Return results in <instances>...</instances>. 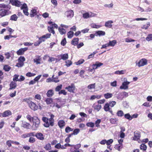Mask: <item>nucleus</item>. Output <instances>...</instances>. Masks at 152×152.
Listing matches in <instances>:
<instances>
[{"label": "nucleus", "mask_w": 152, "mask_h": 152, "mask_svg": "<svg viewBox=\"0 0 152 152\" xmlns=\"http://www.w3.org/2000/svg\"><path fill=\"white\" fill-rule=\"evenodd\" d=\"M84 61V60L83 59H81L77 62H75V64L76 65H80L83 64Z\"/></svg>", "instance_id": "de8ad7c7"}, {"label": "nucleus", "mask_w": 152, "mask_h": 152, "mask_svg": "<svg viewBox=\"0 0 152 152\" xmlns=\"http://www.w3.org/2000/svg\"><path fill=\"white\" fill-rule=\"evenodd\" d=\"M21 126L24 128L29 129L31 128V125L28 123L26 122H23L21 125Z\"/></svg>", "instance_id": "9b49d317"}, {"label": "nucleus", "mask_w": 152, "mask_h": 152, "mask_svg": "<svg viewBox=\"0 0 152 152\" xmlns=\"http://www.w3.org/2000/svg\"><path fill=\"white\" fill-rule=\"evenodd\" d=\"M102 107L101 105L99 104L96 105L94 107V109L98 111H99Z\"/></svg>", "instance_id": "13d9d810"}, {"label": "nucleus", "mask_w": 152, "mask_h": 152, "mask_svg": "<svg viewBox=\"0 0 152 152\" xmlns=\"http://www.w3.org/2000/svg\"><path fill=\"white\" fill-rule=\"evenodd\" d=\"M28 8L27 5L26 3H24L20 7L21 10H23V9H26Z\"/></svg>", "instance_id": "4d7b16f0"}, {"label": "nucleus", "mask_w": 152, "mask_h": 152, "mask_svg": "<svg viewBox=\"0 0 152 152\" xmlns=\"http://www.w3.org/2000/svg\"><path fill=\"white\" fill-rule=\"evenodd\" d=\"M61 58L63 60H66L68 58V55L67 53L61 54L60 55Z\"/></svg>", "instance_id": "393cba45"}, {"label": "nucleus", "mask_w": 152, "mask_h": 152, "mask_svg": "<svg viewBox=\"0 0 152 152\" xmlns=\"http://www.w3.org/2000/svg\"><path fill=\"white\" fill-rule=\"evenodd\" d=\"M124 117L126 118L127 119L129 120H132L131 116L129 113H127L125 114Z\"/></svg>", "instance_id": "a18cd8bd"}, {"label": "nucleus", "mask_w": 152, "mask_h": 152, "mask_svg": "<svg viewBox=\"0 0 152 152\" xmlns=\"http://www.w3.org/2000/svg\"><path fill=\"white\" fill-rule=\"evenodd\" d=\"M33 124L32 127L34 130H37L38 128L40 120L38 117L36 116H34L33 120L32 121Z\"/></svg>", "instance_id": "f03ea898"}, {"label": "nucleus", "mask_w": 152, "mask_h": 152, "mask_svg": "<svg viewBox=\"0 0 152 152\" xmlns=\"http://www.w3.org/2000/svg\"><path fill=\"white\" fill-rule=\"evenodd\" d=\"M58 94H63L64 95H66L67 94V92L64 90H62L59 91L58 92Z\"/></svg>", "instance_id": "69168bd1"}, {"label": "nucleus", "mask_w": 152, "mask_h": 152, "mask_svg": "<svg viewBox=\"0 0 152 152\" xmlns=\"http://www.w3.org/2000/svg\"><path fill=\"white\" fill-rule=\"evenodd\" d=\"M36 12V10L35 9H33L31 10L30 14V16L31 18L34 16L37 15Z\"/></svg>", "instance_id": "5701e85b"}, {"label": "nucleus", "mask_w": 152, "mask_h": 152, "mask_svg": "<svg viewBox=\"0 0 152 152\" xmlns=\"http://www.w3.org/2000/svg\"><path fill=\"white\" fill-rule=\"evenodd\" d=\"M134 136L136 139L138 140L140 138V134L138 132H134Z\"/></svg>", "instance_id": "7c9ffc66"}, {"label": "nucleus", "mask_w": 152, "mask_h": 152, "mask_svg": "<svg viewBox=\"0 0 152 152\" xmlns=\"http://www.w3.org/2000/svg\"><path fill=\"white\" fill-rule=\"evenodd\" d=\"M35 136L38 139L42 140L44 139L43 134L41 133H37L35 135Z\"/></svg>", "instance_id": "f3484780"}, {"label": "nucleus", "mask_w": 152, "mask_h": 152, "mask_svg": "<svg viewBox=\"0 0 152 152\" xmlns=\"http://www.w3.org/2000/svg\"><path fill=\"white\" fill-rule=\"evenodd\" d=\"M150 24L149 22H148L147 23L146 25H143L142 26V29H147L148 27L150 26Z\"/></svg>", "instance_id": "79ce46f5"}, {"label": "nucleus", "mask_w": 152, "mask_h": 152, "mask_svg": "<svg viewBox=\"0 0 152 152\" xmlns=\"http://www.w3.org/2000/svg\"><path fill=\"white\" fill-rule=\"evenodd\" d=\"M75 88V86L74 84L72 83L71 85L68 86L65 88V89L71 93H74Z\"/></svg>", "instance_id": "39448f33"}, {"label": "nucleus", "mask_w": 152, "mask_h": 152, "mask_svg": "<svg viewBox=\"0 0 152 152\" xmlns=\"http://www.w3.org/2000/svg\"><path fill=\"white\" fill-rule=\"evenodd\" d=\"M48 38V34H46L44 35L42 37L39 38V41H41V43L42 42L45 41L46 39Z\"/></svg>", "instance_id": "a211bd4d"}, {"label": "nucleus", "mask_w": 152, "mask_h": 152, "mask_svg": "<svg viewBox=\"0 0 152 152\" xmlns=\"http://www.w3.org/2000/svg\"><path fill=\"white\" fill-rule=\"evenodd\" d=\"M50 118L49 119L48 118V121H49V123L48 122V127L50 125L51 126H53L54 125V121L53 119V118L54 117V115L51 114L50 115Z\"/></svg>", "instance_id": "0eeeda50"}, {"label": "nucleus", "mask_w": 152, "mask_h": 152, "mask_svg": "<svg viewBox=\"0 0 152 152\" xmlns=\"http://www.w3.org/2000/svg\"><path fill=\"white\" fill-rule=\"evenodd\" d=\"M62 86L61 84H60L58 86L55 88V91H60L61 89Z\"/></svg>", "instance_id": "37998d69"}, {"label": "nucleus", "mask_w": 152, "mask_h": 152, "mask_svg": "<svg viewBox=\"0 0 152 152\" xmlns=\"http://www.w3.org/2000/svg\"><path fill=\"white\" fill-rule=\"evenodd\" d=\"M28 49V48H21L18 50L16 53L18 55H21L24 54V52Z\"/></svg>", "instance_id": "1a4fd4ad"}, {"label": "nucleus", "mask_w": 152, "mask_h": 152, "mask_svg": "<svg viewBox=\"0 0 152 152\" xmlns=\"http://www.w3.org/2000/svg\"><path fill=\"white\" fill-rule=\"evenodd\" d=\"M29 142L30 143H33L35 141V140L34 138L33 137H31L29 140Z\"/></svg>", "instance_id": "338daca9"}, {"label": "nucleus", "mask_w": 152, "mask_h": 152, "mask_svg": "<svg viewBox=\"0 0 152 152\" xmlns=\"http://www.w3.org/2000/svg\"><path fill=\"white\" fill-rule=\"evenodd\" d=\"M18 62L17 64L16 65V66L18 67H21L23 66L24 65V63L20 62V61H18Z\"/></svg>", "instance_id": "09e8293b"}, {"label": "nucleus", "mask_w": 152, "mask_h": 152, "mask_svg": "<svg viewBox=\"0 0 152 152\" xmlns=\"http://www.w3.org/2000/svg\"><path fill=\"white\" fill-rule=\"evenodd\" d=\"M114 148L116 149H117L118 151H120V149L122 148V145H116Z\"/></svg>", "instance_id": "4c0bfd02"}, {"label": "nucleus", "mask_w": 152, "mask_h": 152, "mask_svg": "<svg viewBox=\"0 0 152 152\" xmlns=\"http://www.w3.org/2000/svg\"><path fill=\"white\" fill-rule=\"evenodd\" d=\"M116 40H113V41L110 40L109 42V43L110 45V46L113 47L115 46V44L116 43Z\"/></svg>", "instance_id": "2f4dec72"}, {"label": "nucleus", "mask_w": 152, "mask_h": 152, "mask_svg": "<svg viewBox=\"0 0 152 152\" xmlns=\"http://www.w3.org/2000/svg\"><path fill=\"white\" fill-rule=\"evenodd\" d=\"M11 69V67L7 65L4 66L3 69L6 72L9 71Z\"/></svg>", "instance_id": "c756f323"}, {"label": "nucleus", "mask_w": 152, "mask_h": 152, "mask_svg": "<svg viewBox=\"0 0 152 152\" xmlns=\"http://www.w3.org/2000/svg\"><path fill=\"white\" fill-rule=\"evenodd\" d=\"M74 34V33L73 31H69L67 34L68 37L69 38H71L73 36Z\"/></svg>", "instance_id": "72a5a7b5"}, {"label": "nucleus", "mask_w": 152, "mask_h": 152, "mask_svg": "<svg viewBox=\"0 0 152 152\" xmlns=\"http://www.w3.org/2000/svg\"><path fill=\"white\" fill-rule=\"evenodd\" d=\"M96 36H99L104 35L105 34V32L102 31H99L96 32Z\"/></svg>", "instance_id": "4be33fe9"}, {"label": "nucleus", "mask_w": 152, "mask_h": 152, "mask_svg": "<svg viewBox=\"0 0 152 152\" xmlns=\"http://www.w3.org/2000/svg\"><path fill=\"white\" fill-rule=\"evenodd\" d=\"M86 125L87 126L93 127L94 126V123L90 122L87 123Z\"/></svg>", "instance_id": "5fc2aeb1"}, {"label": "nucleus", "mask_w": 152, "mask_h": 152, "mask_svg": "<svg viewBox=\"0 0 152 152\" xmlns=\"http://www.w3.org/2000/svg\"><path fill=\"white\" fill-rule=\"evenodd\" d=\"M129 83L130 82H124L123 83L122 86H120V89H124L125 90L128 89V85Z\"/></svg>", "instance_id": "9d476101"}, {"label": "nucleus", "mask_w": 152, "mask_h": 152, "mask_svg": "<svg viewBox=\"0 0 152 152\" xmlns=\"http://www.w3.org/2000/svg\"><path fill=\"white\" fill-rule=\"evenodd\" d=\"M113 21L109 20L106 22L105 26L106 27L111 28L112 26V25L111 24L113 23Z\"/></svg>", "instance_id": "412c9836"}, {"label": "nucleus", "mask_w": 152, "mask_h": 152, "mask_svg": "<svg viewBox=\"0 0 152 152\" xmlns=\"http://www.w3.org/2000/svg\"><path fill=\"white\" fill-rule=\"evenodd\" d=\"M113 96V94L111 93H107L104 94V96L106 99H108L111 98Z\"/></svg>", "instance_id": "cd10ccee"}, {"label": "nucleus", "mask_w": 152, "mask_h": 152, "mask_svg": "<svg viewBox=\"0 0 152 152\" xmlns=\"http://www.w3.org/2000/svg\"><path fill=\"white\" fill-rule=\"evenodd\" d=\"M25 59L23 56H20L18 58V61L23 62L25 61Z\"/></svg>", "instance_id": "6e6d98bb"}, {"label": "nucleus", "mask_w": 152, "mask_h": 152, "mask_svg": "<svg viewBox=\"0 0 152 152\" xmlns=\"http://www.w3.org/2000/svg\"><path fill=\"white\" fill-rule=\"evenodd\" d=\"M78 41V38H74L71 41V44L74 46H76L77 45Z\"/></svg>", "instance_id": "aec40b11"}, {"label": "nucleus", "mask_w": 152, "mask_h": 152, "mask_svg": "<svg viewBox=\"0 0 152 152\" xmlns=\"http://www.w3.org/2000/svg\"><path fill=\"white\" fill-rule=\"evenodd\" d=\"M26 118L30 122H31L33 120L34 117H32L31 116L29 115L28 114L26 116Z\"/></svg>", "instance_id": "49530a36"}, {"label": "nucleus", "mask_w": 152, "mask_h": 152, "mask_svg": "<svg viewBox=\"0 0 152 152\" xmlns=\"http://www.w3.org/2000/svg\"><path fill=\"white\" fill-rule=\"evenodd\" d=\"M35 75V74H34L33 73H31L30 72H28L26 74V75L28 77H33V76H34Z\"/></svg>", "instance_id": "bf43d9fd"}, {"label": "nucleus", "mask_w": 152, "mask_h": 152, "mask_svg": "<svg viewBox=\"0 0 152 152\" xmlns=\"http://www.w3.org/2000/svg\"><path fill=\"white\" fill-rule=\"evenodd\" d=\"M10 3L13 6L19 7L20 5V2L18 0H10Z\"/></svg>", "instance_id": "423d86ee"}, {"label": "nucleus", "mask_w": 152, "mask_h": 152, "mask_svg": "<svg viewBox=\"0 0 152 152\" xmlns=\"http://www.w3.org/2000/svg\"><path fill=\"white\" fill-rule=\"evenodd\" d=\"M19 75H18L15 74L14 75L13 78V81L14 82H16L19 81L18 77Z\"/></svg>", "instance_id": "ea45409f"}, {"label": "nucleus", "mask_w": 152, "mask_h": 152, "mask_svg": "<svg viewBox=\"0 0 152 152\" xmlns=\"http://www.w3.org/2000/svg\"><path fill=\"white\" fill-rule=\"evenodd\" d=\"M10 10L7 9H0V15L1 17H3L11 14V12Z\"/></svg>", "instance_id": "20e7f679"}, {"label": "nucleus", "mask_w": 152, "mask_h": 152, "mask_svg": "<svg viewBox=\"0 0 152 152\" xmlns=\"http://www.w3.org/2000/svg\"><path fill=\"white\" fill-rule=\"evenodd\" d=\"M0 8H3L2 9H10L11 6L9 5L2 4H0Z\"/></svg>", "instance_id": "6ab92c4d"}, {"label": "nucleus", "mask_w": 152, "mask_h": 152, "mask_svg": "<svg viewBox=\"0 0 152 152\" xmlns=\"http://www.w3.org/2000/svg\"><path fill=\"white\" fill-rule=\"evenodd\" d=\"M41 58L39 56H38L34 59V62L36 63L37 64H40V63Z\"/></svg>", "instance_id": "c85d7f7f"}, {"label": "nucleus", "mask_w": 152, "mask_h": 152, "mask_svg": "<svg viewBox=\"0 0 152 152\" xmlns=\"http://www.w3.org/2000/svg\"><path fill=\"white\" fill-rule=\"evenodd\" d=\"M91 26L92 28H100L101 26L97 25L94 23H92L91 25Z\"/></svg>", "instance_id": "864d4df0"}, {"label": "nucleus", "mask_w": 152, "mask_h": 152, "mask_svg": "<svg viewBox=\"0 0 152 152\" xmlns=\"http://www.w3.org/2000/svg\"><path fill=\"white\" fill-rule=\"evenodd\" d=\"M66 43V39L65 38H64L61 41V45L63 46H64L65 45Z\"/></svg>", "instance_id": "0e129e2a"}, {"label": "nucleus", "mask_w": 152, "mask_h": 152, "mask_svg": "<svg viewBox=\"0 0 152 152\" xmlns=\"http://www.w3.org/2000/svg\"><path fill=\"white\" fill-rule=\"evenodd\" d=\"M83 17L84 18H88L90 17V15L88 13H86L83 14Z\"/></svg>", "instance_id": "e2e57ef3"}, {"label": "nucleus", "mask_w": 152, "mask_h": 152, "mask_svg": "<svg viewBox=\"0 0 152 152\" xmlns=\"http://www.w3.org/2000/svg\"><path fill=\"white\" fill-rule=\"evenodd\" d=\"M65 14L67 18H71L74 16V12L73 10H70L66 12Z\"/></svg>", "instance_id": "f8f14e48"}, {"label": "nucleus", "mask_w": 152, "mask_h": 152, "mask_svg": "<svg viewBox=\"0 0 152 152\" xmlns=\"http://www.w3.org/2000/svg\"><path fill=\"white\" fill-rule=\"evenodd\" d=\"M109 104L106 103L104 106V109L106 111H108L110 110Z\"/></svg>", "instance_id": "c9c22d12"}, {"label": "nucleus", "mask_w": 152, "mask_h": 152, "mask_svg": "<svg viewBox=\"0 0 152 152\" xmlns=\"http://www.w3.org/2000/svg\"><path fill=\"white\" fill-rule=\"evenodd\" d=\"M18 18V17L16 14H14L10 16V20H11L16 21Z\"/></svg>", "instance_id": "bb28decb"}, {"label": "nucleus", "mask_w": 152, "mask_h": 152, "mask_svg": "<svg viewBox=\"0 0 152 152\" xmlns=\"http://www.w3.org/2000/svg\"><path fill=\"white\" fill-rule=\"evenodd\" d=\"M73 131V129L68 126L66 127L65 129V132L67 133H69L70 132L72 131Z\"/></svg>", "instance_id": "58836bf2"}, {"label": "nucleus", "mask_w": 152, "mask_h": 152, "mask_svg": "<svg viewBox=\"0 0 152 152\" xmlns=\"http://www.w3.org/2000/svg\"><path fill=\"white\" fill-rule=\"evenodd\" d=\"M95 64L96 66V68H98V67H100L103 65V63H101L98 61L96 62Z\"/></svg>", "instance_id": "774afa93"}, {"label": "nucleus", "mask_w": 152, "mask_h": 152, "mask_svg": "<svg viewBox=\"0 0 152 152\" xmlns=\"http://www.w3.org/2000/svg\"><path fill=\"white\" fill-rule=\"evenodd\" d=\"M54 75H53L52 77L53 78L52 79H51L50 78H48V82H54L55 83H58L59 81V80L57 78H53Z\"/></svg>", "instance_id": "b1692460"}, {"label": "nucleus", "mask_w": 152, "mask_h": 152, "mask_svg": "<svg viewBox=\"0 0 152 152\" xmlns=\"http://www.w3.org/2000/svg\"><path fill=\"white\" fill-rule=\"evenodd\" d=\"M146 39L148 41L152 40V34H149L146 38Z\"/></svg>", "instance_id": "3c124183"}, {"label": "nucleus", "mask_w": 152, "mask_h": 152, "mask_svg": "<svg viewBox=\"0 0 152 152\" xmlns=\"http://www.w3.org/2000/svg\"><path fill=\"white\" fill-rule=\"evenodd\" d=\"M42 120L45 123L44 124V125L46 127H48V118L45 117H43L42 118Z\"/></svg>", "instance_id": "473e14b6"}, {"label": "nucleus", "mask_w": 152, "mask_h": 152, "mask_svg": "<svg viewBox=\"0 0 152 152\" xmlns=\"http://www.w3.org/2000/svg\"><path fill=\"white\" fill-rule=\"evenodd\" d=\"M147 63V60L145 59H142L140 60L138 62L137 65L138 66L140 67L146 65Z\"/></svg>", "instance_id": "6e6552de"}, {"label": "nucleus", "mask_w": 152, "mask_h": 152, "mask_svg": "<svg viewBox=\"0 0 152 152\" xmlns=\"http://www.w3.org/2000/svg\"><path fill=\"white\" fill-rule=\"evenodd\" d=\"M80 131V130L79 129H76L73 131L72 133L74 135H77L79 133Z\"/></svg>", "instance_id": "680f3d73"}, {"label": "nucleus", "mask_w": 152, "mask_h": 152, "mask_svg": "<svg viewBox=\"0 0 152 152\" xmlns=\"http://www.w3.org/2000/svg\"><path fill=\"white\" fill-rule=\"evenodd\" d=\"M140 148L141 150L145 151L147 149V146L144 144H142L140 145Z\"/></svg>", "instance_id": "e433bc0d"}, {"label": "nucleus", "mask_w": 152, "mask_h": 152, "mask_svg": "<svg viewBox=\"0 0 152 152\" xmlns=\"http://www.w3.org/2000/svg\"><path fill=\"white\" fill-rule=\"evenodd\" d=\"M117 115L119 117H122L123 116L124 113L122 111L120 110L117 112Z\"/></svg>", "instance_id": "a19ab883"}, {"label": "nucleus", "mask_w": 152, "mask_h": 152, "mask_svg": "<svg viewBox=\"0 0 152 152\" xmlns=\"http://www.w3.org/2000/svg\"><path fill=\"white\" fill-rule=\"evenodd\" d=\"M53 94L54 92L52 90H48V97H51Z\"/></svg>", "instance_id": "8fccbe9b"}, {"label": "nucleus", "mask_w": 152, "mask_h": 152, "mask_svg": "<svg viewBox=\"0 0 152 152\" xmlns=\"http://www.w3.org/2000/svg\"><path fill=\"white\" fill-rule=\"evenodd\" d=\"M10 88L9 89L10 90L15 89L17 86V84L14 81H12L10 85Z\"/></svg>", "instance_id": "2eb2a0df"}, {"label": "nucleus", "mask_w": 152, "mask_h": 152, "mask_svg": "<svg viewBox=\"0 0 152 152\" xmlns=\"http://www.w3.org/2000/svg\"><path fill=\"white\" fill-rule=\"evenodd\" d=\"M125 71L122 70L121 71H117L115 72V73L116 74L121 75L124 74Z\"/></svg>", "instance_id": "c03bdc74"}, {"label": "nucleus", "mask_w": 152, "mask_h": 152, "mask_svg": "<svg viewBox=\"0 0 152 152\" xmlns=\"http://www.w3.org/2000/svg\"><path fill=\"white\" fill-rule=\"evenodd\" d=\"M48 24L50 25L49 26H48V31L53 34H55V31L53 30V28L57 29L58 25L54 23L52 21L48 22Z\"/></svg>", "instance_id": "7ed1b4c3"}, {"label": "nucleus", "mask_w": 152, "mask_h": 152, "mask_svg": "<svg viewBox=\"0 0 152 152\" xmlns=\"http://www.w3.org/2000/svg\"><path fill=\"white\" fill-rule=\"evenodd\" d=\"M65 125V122L63 120H59L58 122V125L61 129H62Z\"/></svg>", "instance_id": "dca6fc26"}, {"label": "nucleus", "mask_w": 152, "mask_h": 152, "mask_svg": "<svg viewBox=\"0 0 152 152\" xmlns=\"http://www.w3.org/2000/svg\"><path fill=\"white\" fill-rule=\"evenodd\" d=\"M65 62L66 63V65L67 67L70 66L72 64V61L69 60L66 61Z\"/></svg>", "instance_id": "603ef678"}, {"label": "nucleus", "mask_w": 152, "mask_h": 152, "mask_svg": "<svg viewBox=\"0 0 152 152\" xmlns=\"http://www.w3.org/2000/svg\"><path fill=\"white\" fill-rule=\"evenodd\" d=\"M109 105L111 107H113L116 104V102L115 101L110 102L109 103Z\"/></svg>", "instance_id": "052dcab7"}, {"label": "nucleus", "mask_w": 152, "mask_h": 152, "mask_svg": "<svg viewBox=\"0 0 152 152\" xmlns=\"http://www.w3.org/2000/svg\"><path fill=\"white\" fill-rule=\"evenodd\" d=\"M11 112L9 110H7L4 112L2 114V116L3 117H8L12 115Z\"/></svg>", "instance_id": "ddd939ff"}, {"label": "nucleus", "mask_w": 152, "mask_h": 152, "mask_svg": "<svg viewBox=\"0 0 152 152\" xmlns=\"http://www.w3.org/2000/svg\"><path fill=\"white\" fill-rule=\"evenodd\" d=\"M23 102H25L27 103L30 108L34 111L38 109V106L36 104L31 101L29 98L24 99Z\"/></svg>", "instance_id": "f257e3e1"}, {"label": "nucleus", "mask_w": 152, "mask_h": 152, "mask_svg": "<svg viewBox=\"0 0 152 152\" xmlns=\"http://www.w3.org/2000/svg\"><path fill=\"white\" fill-rule=\"evenodd\" d=\"M58 30L60 34L61 35L65 34L66 33L65 30L63 28L59 27L58 28Z\"/></svg>", "instance_id": "a878e982"}, {"label": "nucleus", "mask_w": 152, "mask_h": 152, "mask_svg": "<svg viewBox=\"0 0 152 152\" xmlns=\"http://www.w3.org/2000/svg\"><path fill=\"white\" fill-rule=\"evenodd\" d=\"M42 96L43 99L46 102L47 104H48V91H44L42 92Z\"/></svg>", "instance_id": "4468645a"}, {"label": "nucleus", "mask_w": 152, "mask_h": 152, "mask_svg": "<svg viewBox=\"0 0 152 152\" xmlns=\"http://www.w3.org/2000/svg\"><path fill=\"white\" fill-rule=\"evenodd\" d=\"M118 120V119L116 118H111L110 120V123L113 124H116Z\"/></svg>", "instance_id": "f704fd0d"}]
</instances>
